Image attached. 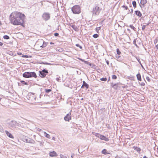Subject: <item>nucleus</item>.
Wrapping results in <instances>:
<instances>
[{
	"label": "nucleus",
	"mask_w": 158,
	"mask_h": 158,
	"mask_svg": "<svg viewBox=\"0 0 158 158\" xmlns=\"http://www.w3.org/2000/svg\"><path fill=\"white\" fill-rule=\"evenodd\" d=\"M25 15L24 14L18 12L12 13L10 16L11 23L14 25H23Z\"/></svg>",
	"instance_id": "f257e3e1"
},
{
	"label": "nucleus",
	"mask_w": 158,
	"mask_h": 158,
	"mask_svg": "<svg viewBox=\"0 0 158 158\" xmlns=\"http://www.w3.org/2000/svg\"><path fill=\"white\" fill-rule=\"evenodd\" d=\"M8 127L10 129H14L16 128V126L22 127V123L17 122L15 120H12L7 123Z\"/></svg>",
	"instance_id": "f03ea898"
},
{
	"label": "nucleus",
	"mask_w": 158,
	"mask_h": 158,
	"mask_svg": "<svg viewBox=\"0 0 158 158\" xmlns=\"http://www.w3.org/2000/svg\"><path fill=\"white\" fill-rule=\"evenodd\" d=\"M27 98L30 102L35 103L36 97L34 94L32 93H29L27 96Z\"/></svg>",
	"instance_id": "7ed1b4c3"
},
{
	"label": "nucleus",
	"mask_w": 158,
	"mask_h": 158,
	"mask_svg": "<svg viewBox=\"0 0 158 158\" xmlns=\"http://www.w3.org/2000/svg\"><path fill=\"white\" fill-rule=\"evenodd\" d=\"M101 9L100 8L99 6L98 5H95L93 8L92 12L93 15H98Z\"/></svg>",
	"instance_id": "20e7f679"
},
{
	"label": "nucleus",
	"mask_w": 158,
	"mask_h": 158,
	"mask_svg": "<svg viewBox=\"0 0 158 158\" xmlns=\"http://www.w3.org/2000/svg\"><path fill=\"white\" fill-rule=\"evenodd\" d=\"M73 13L74 14H79L81 12V7L79 5H75L71 9Z\"/></svg>",
	"instance_id": "39448f33"
},
{
	"label": "nucleus",
	"mask_w": 158,
	"mask_h": 158,
	"mask_svg": "<svg viewBox=\"0 0 158 158\" xmlns=\"http://www.w3.org/2000/svg\"><path fill=\"white\" fill-rule=\"evenodd\" d=\"M39 75L40 77L43 78L45 77L47 74L48 73V71L46 69H43L42 71H39Z\"/></svg>",
	"instance_id": "423d86ee"
},
{
	"label": "nucleus",
	"mask_w": 158,
	"mask_h": 158,
	"mask_svg": "<svg viewBox=\"0 0 158 158\" xmlns=\"http://www.w3.org/2000/svg\"><path fill=\"white\" fill-rule=\"evenodd\" d=\"M42 18L45 21H48L50 19V14L48 13H44L42 15Z\"/></svg>",
	"instance_id": "0eeeda50"
},
{
	"label": "nucleus",
	"mask_w": 158,
	"mask_h": 158,
	"mask_svg": "<svg viewBox=\"0 0 158 158\" xmlns=\"http://www.w3.org/2000/svg\"><path fill=\"white\" fill-rule=\"evenodd\" d=\"M72 110H71L70 112L64 117V119L66 121L69 122V120L71 119V112Z\"/></svg>",
	"instance_id": "6e6552de"
},
{
	"label": "nucleus",
	"mask_w": 158,
	"mask_h": 158,
	"mask_svg": "<svg viewBox=\"0 0 158 158\" xmlns=\"http://www.w3.org/2000/svg\"><path fill=\"white\" fill-rule=\"evenodd\" d=\"M29 77H34L36 78L37 77V75L34 72H29Z\"/></svg>",
	"instance_id": "1a4fd4ad"
},
{
	"label": "nucleus",
	"mask_w": 158,
	"mask_h": 158,
	"mask_svg": "<svg viewBox=\"0 0 158 158\" xmlns=\"http://www.w3.org/2000/svg\"><path fill=\"white\" fill-rule=\"evenodd\" d=\"M100 139L106 141H108L109 140V139L108 138L106 137L105 136L102 135H101L100 137Z\"/></svg>",
	"instance_id": "9d476101"
},
{
	"label": "nucleus",
	"mask_w": 158,
	"mask_h": 158,
	"mask_svg": "<svg viewBox=\"0 0 158 158\" xmlns=\"http://www.w3.org/2000/svg\"><path fill=\"white\" fill-rule=\"evenodd\" d=\"M84 87H85L87 89L89 88V85L85 81H83V85L81 86V88H84Z\"/></svg>",
	"instance_id": "9b49d317"
},
{
	"label": "nucleus",
	"mask_w": 158,
	"mask_h": 158,
	"mask_svg": "<svg viewBox=\"0 0 158 158\" xmlns=\"http://www.w3.org/2000/svg\"><path fill=\"white\" fill-rule=\"evenodd\" d=\"M25 142L27 143H31L32 144H34L35 143V141L33 140L30 139H25Z\"/></svg>",
	"instance_id": "f8f14e48"
},
{
	"label": "nucleus",
	"mask_w": 158,
	"mask_h": 158,
	"mask_svg": "<svg viewBox=\"0 0 158 158\" xmlns=\"http://www.w3.org/2000/svg\"><path fill=\"white\" fill-rule=\"evenodd\" d=\"M5 132L6 134V135L9 137V138L11 139H14V137L10 133L7 131H5Z\"/></svg>",
	"instance_id": "ddd939ff"
},
{
	"label": "nucleus",
	"mask_w": 158,
	"mask_h": 158,
	"mask_svg": "<svg viewBox=\"0 0 158 158\" xmlns=\"http://www.w3.org/2000/svg\"><path fill=\"white\" fill-rule=\"evenodd\" d=\"M49 155L51 157H54L57 156L56 153L54 151H53L52 152H50L49 153Z\"/></svg>",
	"instance_id": "4468645a"
},
{
	"label": "nucleus",
	"mask_w": 158,
	"mask_h": 158,
	"mask_svg": "<svg viewBox=\"0 0 158 158\" xmlns=\"http://www.w3.org/2000/svg\"><path fill=\"white\" fill-rule=\"evenodd\" d=\"M23 77L24 78H28L29 77V72H25L23 74Z\"/></svg>",
	"instance_id": "2eb2a0df"
},
{
	"label": "nucleus",
	"mask_w": 158,
	"mask_h": 158,
	"mask_svg": "<svg viewBox=\"0 0 158 158\" xmlns=\"http://www.w3.org/2000/svg\"><path fill=\"white\" fill-rule=\"evenodd\" d=\"M133 148L134 150L136 151L139 153H140V152L141 151V149L140 148H138L136 146H134L133 147Z\"/></svg>",
	"instance_id": "dca6fc26"
},
{
	"label": "nucleus",
	"mask_w": 158,
	"mask_h": 158,
	"mask_svg": "<svg viewBox=\"0 0 158 158\" xmlns=\"http://www.w3.org/2000/svg\"><path fill=\"white\" fill-rule=\"evenodd\" d=\"M135 15L139 17H140L142 16V14L139 10H136L135 11Z\"/></svg>",
	"instance_id": "f3484780"
},
{
	"label": "nucleus",
	"mask_w": 158,
	"mask_h": 158,
	"mask_svg": "<svg viewBox=\"0 0 158 158\" xmlns=\"http://www.w3.org/2000/svg\"><path fill=\"white\" fill-rule=\"evenodd\" d=\"M111 86L114 89H117L118 87V83L113 84L111 83Z\"/></svg>",
	"instance_id": "a211bd4d"
},
{
	"label": "nucleus",
	"mask_w": 158,
	"mask_h": 158,
	"mask_svg": "<svg viewBox=\"0 0 158 158\" xmlns=\"http://www.w3.org/2000/svg\"><path fill=\"white\" fill-rule=\"evenodd\" d=\"M136 77L138 80L139 81H141V77L140 73H139L136 75Z\"/></svg>",
	"instance_id": "6ab92c4d"
},
{
	"label": "nucleus",
	"mask_w": 158,
	"mask_h": 158,
	"mask_svg": "<svg viewBox=\"0 0 158 158\" xmlns=\"http://www.w3.org/2000/svg\"><path fill=\"white\" fill-rule=\"evenodd\" d=\"M70 26L75 31H77L78 28L77 27L75 26L74 25H70Z\"/></svg>",
	"instance_id": "aec40b11"
},
{
	"label": "nucleus",
	"mask_w": 158,
	"mask_h": 158,
	"mask_svg": "<svg viewBox=\"0 0 158 158\" xmlns=\"http://www.w3.org/2000/svg\"><path fill=\"white\" fill-rule=\"evenodd\" d=\"M147 2V0H141L140 3L142 5H144Z\"/></svg>",
	"instance_id": "412c9836"
},
{
	"label": "nucleus",
	"mask_w": 158,
	"mask_h": 158,
	"mask_svg": "<svg viewBox=\"0 0 158 158\" xmlns=\"http://www.w3.org/2000/svg\"><path fill=\"white\" fill-rule=\"evenodd\" d=\"M44 134L45 135V136L47 137V138L48 139H50V135L47 133H46V132H44Z\"/></svg>",
	"instance_id": "4be33fe9"
},
{
	"label": "nucleus",
	"mask_w": 158,
	"mask_h": 158,
	"mask_svg": "<svg viewBox=\"0 0 158 158\" xmlns=\"http://www.w3.org/2000/svg\"><path fill=\"white\" fill-rule=\"evenodd\" d=\"M47 43H46L44 41L43 42L42 45L40 46V47H41L42 48H44L47 45Z\"/></svg>",
	"instance_id": "5701e85b"
},
{
	"label": "nucleus",
	"mask_w": 158,
	"mask_h": 158,
	"mask_svg": "<svg viewBox=\"0 0 158 158\" xmlns=\"http://www.w3.org/2000/svg\"><path fill=\"white\" fill-rule=\"evenodd\" d=\"M106 152L107 150L106 149H104L102 151V153L104 155L108 154V153H107Z\"/></svg>",
	"instance_id": "b1692460"
},
{
	"label": "nucleus",
	"mask_w": 158,
	"mask_h": 158,
	"mask_svg": "<svg viewBox=\"0 0 158 158\" xmlns=\"http://www.w3.org/2000/svg\"><path fill=\"white\" fill-rule=\"evenodd\" d=\"M20 81L21 83H22V84L23 85H28V83L27 82H26L25 81H23V80H20Z\"/></svg>",
	"instance_id": "393cba45"
},
{
	"label": "nucleus",
	"mask_w": 158,
	"mask_h": 158,
	"mask_svg": "<svg viewBox=\"0 0 158 158\" xmlns=\"http://www.w3.org/2000/svg\"><path fill=\"white\" fill-rule=\"evenodd\" d=\"M132 5L134 8H135L136 7V2L135 1H133L132 2Z\"/></svg>",
	"instance_id": "a878e982"
},
{
	"label": "nucleus",
	"mask_w": 158,
	"mask_h": 158,
	"mask_svg": "<svg viewBox=\"0 0 158 158\" xmlns=\"http://www.w3.org/2000/svg\"><path fill=\"white\" fill-rule=\"evenodd\" d=\"M134 31H136V28L134 27L132 25H130L129 26Z\"/></svg>",
	"instance_id": "bb28decb"
},
{
	"label": "nucleus",
	"mask_w": 158,
	"mask_h": 158,
	"mask_svg": "<svg viewBox=\"0 0 158 158\" xmlns=\"http://www.w3.org/2000/svg\"><path fill=\"white\" fill-rule=\"evenodd\" d=\"M40 63L41 64H47V65H51L52 64L51 63H47L46 62H41Z\"/></svg>",
	"instance_id": "cd10ccee"
},
{
	"label": "nucleus",
	"mask_w": 158,
	"mask_h": 158,
	"mask_svg": "<svg viewBox=\"0 0 158 158\" xmlns=\"http://www.w3.org/2000/svg\"><path fill=\"white\" fill-rule=\"evenodd\" d=\"M45 91L46 93H48L51 91L52 90L50 89H45Z\"/></svg>",
	"instance_id": "c85d7f7f"
},
{
	"label": "nucleus",
	"mask_w": 158,
	"mask_h": 158,
	"mask_svg": "<svg viewBox=\"0 0 158 158\" xmlns=\"http://www.w3.org/2000/svg\"><path fill=\"white\" fill-rule=\"evenodd\" d=\"M3 38L4 39L6 40H8L10 39V37L7 35H5L3 36Z\"/></svg>",
	"instance_id": "c756f323"
},
{
	"label": "nucleus",
	"mask_w": 158,
	"mask_h": 158,
	"mask_svg": "<svg viewBox=\"0 0 158 158\" xmlns=\"http://www.w3.org/2000/svg\"><path fill=\"white\" fill-rule=\"evenodd\" d=\"M99 36V35L97 34H95L93 35V37L94 38H97Z\"/></svg>",
	"instance_id": "7c9ffc66"
},
{
	"label": "nucleus",
	"mask_w": 158,
	"mask_h": 158,
	"mask_svg": "<svg viewBox=\"0 0 158 158\" xmlns=\"http://www.w3.org/2000/svg\"><path fill=\"white\" fill-rule=\"evenodd\" d=\"M101 135L99 133H95V135L96 136L99 138L100 139V137Z\"/></svg>",
	"instance_id": "2f4dec72"
},
{
	"label": "nucleus",
	"mask_w": 158,
	"mask_h": 158,
	"mask_svg": "<svg viewBox=\"0 0 158 158\" xmlns=\"http://www.w3.org/2000/svg\"><path fill=\"white\" fill-rule=\"evenodd\" d=\"M116 52L117 54L118 55H119L121 53V52L118 48L117 49Z\"/></svg>",
	"instance_id": "473e14b6"
},
{
	"label": "nucleus",
	"mask_w": 158,
	"mask_h": 158,
	"mask_svg": "<svg viewBox=\"0 0 158 158\" xmlns=\"http://www.w3.org/2000/svg\"><path fill=\"white\" fill-rule=\"evenodd\" d=\"M107 79L106 77L102 78L100 79V80L101 81H106Z\"/></svg>",
	"instance_id": "72a5a7b5"
},
{
	"label": "nucleus",
	"mask_w": 158,
	"mask_h": 158,
	"mask_svg": "<svg viewBox=\"0 0 158 158\" xmlns=\"http://www.w3.org/2000/svg\"><path fill=\"white\" fill-rule=\"evenodd\" d=\"M100 29L101 27H96V32L98 33L99 30Z\"/></svg>",
	"instance_id": "f704fd0d"
},
{
	"label": "nucleus",
	"mask_w": 158,
	"mask_h": 158,
	"mask_svg": "<svg viewBox=\"0 0 158 158\" xmlns=\"http://www.w3.org/2000/svg\"><path fill=\"white\" fill-rule=\"evenodd\" d=\"M117 78V77L116 75H113L112 76V78L113 79H116Z\"/></svg>",
	"instance_id": "c9c22d12"
},
{
	"label": "nucleus",
	"mask_w": 158,
	"mask_h": 158,
	"mask_svg": "<svg viewBox=\"0 0 158 158\" xmlns=\"http://www.w3.org/2000/svg\"><path fill=\"white\" fill-rule=\"evenodd\" d=\"M60 156L61 158H67L66 156H64L61 154L60 155Z\"/></svg>",
	"instance_id": "e433bc0d"
},
{
	"label": "nucleus",
	"mask_w": 158,
	"mask_h": 158,
	"mask_svg": "<svg viewBox=\"0 0 158 158\" xmlns=\"http://www.w3.org/2000/svg\"><path fill=\"white\" fill-rule=\"evenodd\" d=\"M76 46L77 47H79L80 49H82V47L80 46L79 44H76Z\"/></svg>",
	"instance_id": "4c0bfd02"
},
{
	"label": "nucleus",
	"mask_w": 158,
	"mask_h": 158,
	"mask_svg": "<svg viewBox=\"0 0 158 158\" xmlns=\"http://www.w3.org/2000/svg\"><path fill=\"white\" fill-rule=\"evenodd\" d=\"M119 55H115V57L118 59L120 60V58L121 57V56H119Z\"/></svg>",
	"instance_id": "58836bf2"
},
{
	"label": "nucleus",
	"mask_w": 158,
	"mask_h": 158,
	"mask_svg": "<svg viewBox=\"0 0 158 158\" xmlns=\"http://www.w3.org/2000/svg\"><path fill=\"white\" fill-rule=\"evenodd\" d=\"M123 8H125V9L126 10H127L128 9V7L127 6H125V5H123L122 6Z\"/></svg>",
	"instance_id": "ea45409f"
},
{
	"label": "nucleus",
	"mask_w": 158,
	"mask_h": 158,
	"mask_svg": "<svg viewBox=\"0 0 158 158\" xmlns=\"http://www.w3.org/2000/svg\"><path fill=\"white\" fill-rule=\"evenodd\" d=\"M0 131L1 132H3V129L2 127L0 125Z\"/></svg>",
	"instance_id": "a19ab883"
},
{
	"label": "nucleus",
	"mask_w": 158,
	"mask_h": 158,
	"mask_svg": "<svg viewBox=\"0 0 158 158\" xmlns=\"http://www.w3.org/2000/svg\"><path fill=\"white\" fill-rule=\"evenodd\" d=\"M146 26V25H143V26L142 27V30L143 31L144 30Z\"/></svg>",
	"instance_id": "79ce46f5"
},
{
	"label": "nucleus",
	"mask_w": 158,
	"mask_h": 158,
	"mask_svg": "<svg viewBox=\"0 0 158 158\" xmlns=\"http://www.w3.org/2000/svg\"><path fill=\"white\" fill-rule=\"evenodd\" d=\"M22 57L27 58L28 57V56L27 55H23Z\"/></svg>",
	"instance_id": "37998d69"
},
{
	"label": "nucleus",
	"mask_w": 158,
	"mask_h": 158,
	"mask_svg": "<svg viewBox=\"0 0 158 158\" xmlns=\"http://www.w3.org/2000/svg\"><path fill=\"white\" fill-rule=\"evenodd\" d=\"M146 79L147 81H148L149 82L150 81V79L148 77H146Z\"/></svg>",
	"instance_id": "c03bdc74"
},
{
	"label": "nucleus",
	"mask_w": 158,
	"mask_h": 158,
	"mask_svg": "<svg viewBox=\"0 0 158 158\" xmlns=\"http://www.w3.org/2000/svg\"><path fill=\"white\" fill-rule=\"evenodd\" d=\"M92 64V65L91 66V67L92 68L94 69L95 67H96V66L94 64Z\"/></svg>",
	"instance_id": "a18cd8bd"
},
{
	"label": "nucleus",
	"mask_w": 158,
	"mask_h": 158,
	"mask_svg": "<svg viewBox=\"0 0 158 158\" xmlns=\"http://www.w3.org/2000/svg\"><path fill=\"white\" fill-rule=\"evenodd\" d=\"M115 158H123V157L121 156H117L115 157Z\"/></svg>",
	"instance_id": "49530a36"
},
{
	"label": "nucleus",
	"mask_w": 158,
	"mask_h": 158,
	"mask_svg": "<svg viewBox=\"0 0 158 158\" xmlns=\"http://www.w3.org/2000/svg\"><path fill=\"white\" fill-rule=\"evenodd\" d=\"M54 35L55 36H58L59 35V33H56L54 34Z\"/></svg>",
	"instance_id": "de8ad7c7"
},
{
	"label": "nucleus",
	"mask_w": 158,
	"mask_h": 158,
	"mask_svg": "<svg viewBox=\"0 0 158 158\" xmlns=\"http://www.w3.org/2000/svg\"><path fill=\"white\" fill-rule=\"evenodd\" d=\"M140 85L141 86H144L145 85V83H144V82H142L140 83Z\"/></svg>",
	"instance_id": "09e8293b"
},
{
	"label": "nucleus",
	"mask_w": 158,
	"mask_h": 158,
	"mask_svg": "<svg viewBox=\"0 0 158 158\" xmlns=\"http://www.w3.org/2000/svg\"><path fill=\"white\" fill-rule=\"evenodd\" d=\"M87 64H88L91 67L92 66V64H93L92 63H90V62H88V63Z\"/></svg>",
	"instance_id": "8fccbe9b"
},
{
	"label": "nucleus",
	"mask_w": 158,
	"mask_h": 158,
	"mask_svg": "<svg viewBox=\"0 0 158 158\" xmlns=\"http://www.w3.org/2000/svg\"><path fill=\"white\" fill-rule=\"evenodd\" d=\"M74 155H74V154L73 153H72V155H71V157L72 158H73L74 157Z\"/></svg>",
	"instance_id": "3c124183"
},
{
	"label": "nucleus",
	"mask_w": 158,
	"mask_h": 158,
	"mask_svg": "<svg viewBox=\"0 0 158 158\" xmlns=\"http://www.w3.org/2000/svg\"><path fill=\"white\" fill-rule=\"evenodd\" d=\"M106 62L107 64L109 65V61L108 60H106Z\"/></svg>",
	"instance_id": "603ef678"
},
{
	"label": "nucleus",
	"mask_w": 158,
	"mask_h": 158,
	"mask_svg": "<svg viewBox=\"0 0 158 158\" xmlns=\"http://www.w3.org/2000/svg\"><path fill=\"white\" fill-rule=\"evenodd\" d=\"M158 40L157 39L155 40L154 41V43L155 44H156Z\"/></svg>",
	"instance_id": "864d4df0"
},
{
	"label": "nucleus",
	"mask_w": 158,
	"mask_h": 158,
	"mask_svg": "<svg viewBox=\"0 0 158 158\" xmlns=\"http://www.w3.org/2000/svg\"><path fill=\"white\" fill-rule=\"evenodd\" d=\"M60 80V79H59V78H58V77H57V78H56V80L57 81H59Z\"/></svg>",
	"instance_id": "5fc2aeb1"
},
{
	"label": "nucleus",
	"mask_w": 158,
	"mask_h": 158,
	"mask_svg": "<svg viewBox=\"0 0 158 158\" xmlns=\"http://www.w3.org/2000/svg\"><path fill=\"white\" fill-rule=\"evenodd\" d=\"M83 62L84 63H85V64H87V63H88V62L87 61H86L85 60H84V61H83Z\"/></svg>",
	"instance_id": "6e6d98bb"
},
{
	"label": "nucleus",
	"mask_w": 158,
	"mask_h": 158,
	"mask_svg": "<svg viewBox=\"0 0 158 158\" xmlns=\"http://www.w3.org/2000/svg\"><path fill=\"white\" fill-rule=\"evenodd\" d=\"M133 12V9H131V11H130V13H132Z\"/></svg>",
	"instance_id": "4d7b16f0"
},
{
	"label": "nucleus",
	"mask_w": 158,
	"mask_h": 158,
	"mask_svg": "<svg viewBox=\"0 0 158 158\" xmlns=\"http://www.w3.org/2000/svg\"><path fill=\"white\" fill-rule=\"evenodd\" d=\"M17 53L19 55H21L22 54L21 52H18Z\"/></svg>",
	"instance_id": "13d9d810"
},
{
	"label": "nucleus",
	"mask_w": 158,
	"mask_h": 158,
	"mask_svg": "<svg viewBox=\"0 0 158 158\" xmlns=\"http://www.w3.org/2000/svg\"><path fill=\"white\" fill-rule=\"evenodd\" d=\"M3 45V43L0 42V46H2Z\"/></svg>",
	"instance_id": "bf43d9fd"
},
{
	"label": "nucleus",
	"mask_w": 158,
	"mask_h": 158,
	"mask_svg": "<svg viewBox=\"0 0 158 158\" xmlns=\"http://www.w3.org/2000/svg\"><path fill=\"white\" fill-rule=\"evenodd\" d=\"M156 47L157 49H158V44L156 45Z\"/></svg>",
	"instance_id": "052dcab7"
},
{
	"label": "nucleus",
	"mask_w": 158,
	"mask_h": 158,
	"mask_svg": "<svg viewBox=\"0 0 158 158\" xmlns=\"http://www.w3.org/2000/svg\"><path fill=\"white\" fill-rule=\"evenodd\" d=\"M105 109V108H101V109H100V110H102V111H103L104 109Z\"/></svg>",
	"instance_id": "680f3d73"
},
{
	"label": "nucleus",
	"mask_w": 158,
	"mask_h": 158,
	"mask_svg": "<svg viewBox=\"0 0 158 158\" xmlns=\"http://www.w3.org/2000/svg\"><path fill=\"white\" fill-rule=\"evenodd\" d=\"M50 44H54V43H52V42H51L50 43Z\"/></svg>",
	"instance_id": "e2e57ef3"
},
{
	"label": "nucleus",
	"mask_w": 158,
	"mask_h": 158,
	"mask_svg": "<svg viewBox=\"0 0 158 158\" xmlns=\"http://www.w3.org/2000/svg\"><path fill=\"white\" fill-rule=\"evenodd\" d=\"M133 43H134V44H135V43H136V41L135 40H134V41H133Z\"/></svg>",
	"instance_id": "0e129e2a"
},
{
	"label": "nucleus",
	"mask_w": 158,
	"mask_h": 158,
	"mask_svg": "<svg viewBox=\"0 0 158 158\" xmlns=\"http://www.w3.org/2000/svg\"><path fill=\"white\" fill-rule=\"evenodd\" d=\"M150 22L148 23H147V24L146 25L148 26L150 24Z\"/></svg>",
	"instance_id": "69168bd1"
},
{
	"label": "nucleus",
	"mask_w": 158,
	"mask_h": 158,
	"mask_svg": "<svg viewBox=\"0 0 158 158\" xmlns=\"http://www.w3.org/2000/svg\"><path fill=\"white\" fill-rule=\"evenodd\" d=\"M143 158H148L146 156H144Z\"/></svg>",
	"instance_id": "338daca9"
},
{
	"label": "nucleus",
	"mask_w": 158,
	"mask_h": 158,
	"mask_svg": "<svg viewBox=\"0 0 158 158\" xmlns=\"http://www.w3.org/2000/svg\"><path fill=\"white\" fill-rule=\"evenodd\" d=\"M84 60L82 59V60H81V61L83 62V61H84Z\"/></svg>",
	"instance_id": "774afa93"
}]
</instances>
